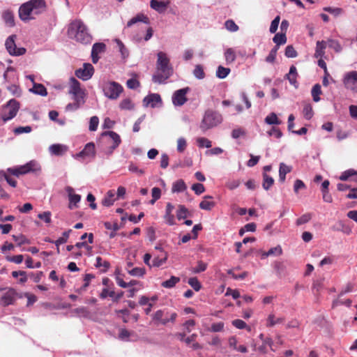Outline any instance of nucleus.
<instances>
[{"label":"nucleus","mask_w":357,"mask_h":357,"mask_svg":"<svg viewBox=\"0 0 357 357\" xmlns=\"http://www.w3.org/2000/svg\"><path fill=\"white\" fill-rule=\"evenodd\" d=\"M312 218L310 213H305L296 220V224L299 226L308 222Z\"/></svg>","instance_id":"nucleus-59"},{"label":"nucleus","mask_w":357,"mask_h":357,"mask_svg":"<svg viewBox=\"0 0 357 357\" xmlns=\"http://www.w3.org/2000/svg\"><path fill=\"white\" fill-rule=\"evenodd\" d=\"M188 214V210L183 206L179 205L176 212V216L178 220L185 219Z\"/></svg>","instance_id":"nucleus-48"},{"label":"nucleus","mask_w":357,"mask_h":357,"mask_svg":"<svg viewBox=\"0 0 357 357\" xmlns=\"http://www.w3.org/2000/svg\"><path fill=\"white\" fill-rule=\"evenodd\" d=\"M106 52V45L103 43H96L92 47L91 57L93 63H98L102 55Z\"/></svg>","instance_id":"nucleus-13"},{"label":"nucleus","mask_w":357,"mask_h":357,"mask_svg":"<svg viewBox=\"0 0 357 357\" xmlns=\"http://www.w3.org/2000/svg\"><path fill=\"white\" fill-rule=\"evenodd\" d=\"M207 268V264L202 261H199L197 265L192 268V272L194 273H199L204 271Z\"/></svg>","instance_id":"nucleus-52"},{"label":"nucleus","mask_w":357,"mask_h":357,"mask_svg":"<svg viewBox=\"0 0 357 357\" xmlns=\"http://www.w3.org/2000/svg\"><path fill=\"white\" fill-rule=\"evenodd\" d=\"M16 38L15 35L10 36L6 40V47L7 51L10 55L13 56H21L25 54L26 49L24 47L17 48L15 38Z\"/></svg>","instance_id":"nucleus-10"},{"label":"nucleus","mask_w":357,"mask_h":357,"mask_svg":"<svg viewBox=\"0 0 357 357\" xmlns=\"http://www.w3.org/2000/svg\"><path fill=\"white\" fill-rule=\"evenodd\" d=\"M161 102V98L157 93H151L146 96L143 100L144 105L146 107H155L158 103Z\"/></svg>","instance_id":"nucleus-14"},{"label":"nucleus","mask_w":357,"mask_h":357,"mask_svg":"<svg viewBox=\"0 0 357 357\" xmlns=\"http://www.w3.org/2000/svg\"><path fill=\"white\" fill-rule=\"evenodd\" d=\"M41 171V167L38 162L31 160L24 165H21L14 168H8L7 172L11 175L19 176L30 172L37 173Z\"/></svg>","instance_id":"nucleus-4"},{"label":"nucleus","mask_w":357,"mask_h":357,"mask_svg":"<svg viewBox=\"0 0 357 357\" xmlns=\"http://www.w3.org/2000/svg\"><path fill=\"white\" fill-rule=\"evenodd\" d=\"M197 142L198 144V146L201 148H202V147L211 148L212 146L211 142L205 137L197 138Z\"/></svg>","instance_id":"nucleus-60"},{"label":"nucleus","mask_w":357,"mask_h":357,"mask_svg":"<svg viewBox=\"0 0 357 357\" xmlns=\"http://www.w3.org/2000/svg\"><path fill=\"white\" fill-rule=\"evenodd\" d=\"M15 293L13 291H9L5 293L1 298L0 303L3 306H8L12 304L15 300Z\"/></svg>","instance_id":"nucleus-20"},{"label":"nucleus","mask_w":357,"mask_h":357,"mask_svg":"<svg viewBox=\"0 0 357 357\" xmlns=\"http://www.w3.org/2000/svg\"><path fill=\"white\" fill-rule=\"evenodd\" d=\"M321 93V86L319 84H315L312 89V96L314 102L320 100L319 95Z\"/></svg>","instance_id":"nucleus-47"},{"label":"nucleus","mask_w":357,"mask_h":357,"mask_svg":"<svg viewBox=\"0 0 357 357\" xmlns=\"http://www.w3.org/2000/svg\"><path fill=\"white\" fill-rule=\"evenodd\" d=\"M324 10L326 11L334 16H338L343 13V10L341 8L325 7Z\"/></svg>","instance_id":"nucleus-61"},{"label":"nucleus","mask_w":357,"mask_h":357,"mask_svg":"<svg viewBox=\"0 0 357 357\" xmlns=\"http://www.w3.org/2000/svg\"><path fill=\"white\" fill-rule=\"evenodd\" d=\"M343 82L347 89L357 92V71L347 73L344 77Z\"/></svg>","instance_id":"nucleus-12"},{"label":"nucleus","mask_w":357,"mask_h":357,"mask_svg":"<svg viewBox=\"0 0 357 357\" xmlns=\"http://www.w3.org/2000/svg\"><path fill=\"white\" fill-rule=\"evenodd\" d=\"M291 169V167L288 166L283 162L280 163L279 169V178L281 182H284L285 181L286 174L289 173Z\"/></svg>","instance_id":"nucleus-27"},{"label":"nucleus","mask_w":357,"mask_h":357,"mask_svg":"<svg viewBox=\"0 0 357 357\" xmlns=\"http://www.w3.org/2000/svg\"><path fill=\"white\" fill-rule=\"evenodd\" d=\"M190 91L189 87L183 88L174 91L172 95V102L175 106H182L188 100L187 93Z\"/></svg>","instance_id":"nucleus-11"},{"label":"nucleus","mask_w":357,"mask_h":357,"mask_svg":"<svg viewBox=\"0 0 357 357\" xmlns=\"http://www.w3.org/2000/svg\"><path fill=\"white\" fill-rule=\"evenodd\" d=\"M212 198L213 197L209 195L205 196L204 199L199 204V208L203 210L211 211L215 206V203L214 202L208 200V199Z\"/></svg>","instance_id":"nucleus-23"},{"label":"nucleus","mask_w":357,"mask_h":357,"mask_svg":"<svg viewBox=\"0 0 357 357\" xmlns=\"http://www.w3.org/2000/svg\"><path fill=\"white\" fill-rule=\"evenodd\" d=\"M105 95L110 99H116L123 91V87L116 82H108L103 86Z\"/></svg>","instance_id":"nucleus-9"},{"label":"nucleus","mask_w":357,"mask_h":357,"mask_svg":"<svg viewBox=\"0 0 357 357\" xmlns=\"http://www.w3.org/2000/svg\"><path fill=\"white\" fill-rule=\"evenodd\" d=\"M30 91L42 96L47 95V89L42 84L33 83V86L30 89Z\"/></svg>","instance_id":"nucleus-29"},{"label":"nucleus","mask_w":357,"mask_h":357,"mask_svg":"<svg viewBox=\"0 0 357 357\" xmlns=\"http://www.w3.org/2000/svg\"><path fill=\"white\" fill-rule=\"evenodd\" d=\"M280 20V17L279 15L276 16L274 20L271 22V26H270V32L271 33H274L276 32Z\"/></svg>","instance_id":"nucleus-62"},{"label":"nucleus","mask_w":357,"mask_h":357,"mask_svg":"<svg viewBox=\"0 0 357 357\" xmlns=\"http://www.w3.org/2000/svg\"><path fill=\"white\" fill-rule=\"evenodd\" d=\"M119 107L122 109H132L134 107V104L130 99L126 98L121 102Z\"/></svg>","instance_id":"nucleus-57"},{"label":"nucleus","mask_w":357,"mask_h":357,"mask_svg":"<svg viewBox=\"0 0 357 357\" xmlns=\"http://www.w3.org/2000/svg\"><path fill=\"white\" fill-rule=\"evenodd\" d=\"M287 79L289 80L291 84L294 85V86H297V70L296 68L294 66H291L289 69V73L286 75Z\"/></svg>","instance_id":"nucleus-24"},{"label":"nucleus","mask_w":357,"mask_h":357,"mask_svg":"<svg viewBox=\"0 0 357 357\" xmlns=\"http://www.w3.org/2000/svg\"><path fill=\"white\" fill-rule=\"evenodd\" d=\"M66 191L68 193L70 204L69 208H73V204L75 206L80 201V196L79 195L75 194L74 189L70 186H67L66 188Z\"/></svg>","instance_id":"nucleus-16"},{"label":"nucleus","mask_w":357,"mask_h":357,"mask_svg":"<svg viewBox=\"0 0 357 357\" xmlns=\"http://www.w3.org/2000/svg\"><path fill=\"white\" fill-rule=\"evenodd\" d=\"M285 56L288 58H294L297 56V52L292 45H288L286 47Z\"/></svg>","instance_id":"nucleus-64"},{"label":"nucleus","mask_w":357,"mask_h":357,"mask_svg":"<svg viewBox=\"0 0 357 357\" xmlns=\"http://www.w3.org/2000/svg\"><path fill=\"white\" fill-rule=\"evenodd\" d=\"M303 114L304 117L310 120L313 116V110L312 105L310 103H305L303 105Z\"/></svg>","instance_id":"nucleus-42"},{"label":"nucleus","mask_w":357,"mask_h":357,"mask_svg":"<svg viewBox=\"0 0 357 357\" xmlns=\"http://www.w3.org/2000/svg\"><path fill=\"white\" fill-rule=\"evenodd\" d=\"M230 71V68L220 66L218 67L216 76L220 79H224L229 74Z\"/></svg>","instance_id":"nucleus-44"},{"label":"nucleus","mask_w":357,"mask_h":357,"mask_svg":"<svg viewBox=\"0 0 357 357\" xmlns=\"http://www.w3.org/2000/svg\"><path fill=\"white\" fill-rule=\"evenodd\" d=\"M282 254V249L280 245L271 248L267 252H264L261 254V258L265 259L269 256H280Z\"/></svg>","instance_id":"nucleus-26"},{"label":"nucleus","mask_w":357,"mask_h":357,"mask_svg":"<svg viewBox=\"0 0 357 357\" xmlns=\"http://www.w3.org/2000/svg\"><path fill=\"white\" fill-rule=\"evenodd\" d=\"M13 240L17 243L18 246H21L23 244H29L30 241L24 235L20 234L18 236L13 235Z\"/></svg>","instance_id":"nucleus-46"},{"label":"nucleus","mask_w":357,"mask_h":357,"mask_svg":"<svg viewBox=\"0 0 357 357\" xmlns=\"http://www.w3.org/2000/svg\"><path fill=\"white\" fill-rule=\"evenodd\" d=\"M70 232L71 229L64 231L62 234V236L59 237L56 241H54L56 246L59 247L60 245L66 243Z\"/></svg>","instance_id":"nucleus-49"},{"label":"nucleus","mask_w":357,"mask_h":357,"mask_svg":"<svg viewBox=\"0 0 357 357\" xmlns=\"http://www.w3.org/2000/svg\"><path fill=\"white\" fill-rule=\"evenodd\" d=\"M115 192L113 190H109L107 192L105 198L102 201V204L105 206H112L115 201Z\"/></svg>","instance_id":"nucleus-32"},{"label":"nucleus","mask_w":357,"mask_h":357,"mask_svg":"<svg viewBox=\"0 0 357 357\" xmlns=\"http://www.w3.org/2000/svg\"><path fill=\"white\" fill-rule=\"evenodd\" d=\"M273 40L277 45H284L287 42L286 34L281 32L278 33L274 36Z\"/></svg>","instance_id":"nucleus-39"},{"label":"nucleus","mask_w":357,"mask_h":357,"mask_svg":"<svg viewBox=\"0 0 357 357\" xmlns=\"http://www.w3.org/2000/svg\"><path fill=\"white\" fill-rule=\"evenodd\" d=\"M274 179L268 176L267 174L264 173L263 174V183L262 186L264 190H268L273 184Z\"/></svg>","instance_id":"nucleus-38"},{"label":"nucleus","mask_w":357,"mask_h":357,"mask_svg":"<svg viewBox=\"0 0 357 357\" xmlns=\"http://www.w3.org/2000/svg\"><path fill=\"white\" fill-rule=\"evenodd\" d=\"M225 26L226 29L231 32H235L238 30V25L232 20H228L225 22Z\"/></svg>","instance_id":"nucleus-58"},{"label":"nucleus","mask_w":357,"mask_h":357,"mask_svg":"<svg viewBox=\"0 0 357 357\" xmlns=\"http://www.w3.org/2000/svg\"><path fill=\"white\" fill-rule=\"evenodd\" d=\"M139 22H142L146 24H149V20L148 17H146L142 13L137 14L135 17H132L128 22L127 27H130L131 26Z\"/></svg>","instance_id":"nucleus-22"},{"label":"nucleus","mask_w":357,"mask_h":357,"mask_svg":"<svg viewBox=\"0 0 357 357\" xmlns=\"http://www.w3.org/2000/svg\"><path fill=\"white\" fill-rule=\"evenodd\" d=\"M174 206L171 203H167L166 206L165 219L169 225H175L174 216L172 214V211Z\"/></svg>","instance_id":"nucleus-17"},{"label":"nucleus","mask_w":357,"mask_h":357,"mask_svg":"<svg viewBox=\"0 0 357 357\" xmlns=\"http://www.w3.org/2000/svg\"><path fill=\"white\" fill-rule=\"evenodd\" d=\"M152 199L150 203L153 204L158 199L160 198L161 190L159 188L154 187L151 190Z\"/></svg>","instance_id":"nucleus-53"},{"label":"nucleus","mask_w":357,"mask_h":357,"mask_svg":"<svg viewBox=\"0 0 357 357\" xmlns=\"http://www.w3.org/2000/svg\"><path fill=\"white\" fill-rule=\"evenodd\" d=\"M0 177H3L10 186L13 188H15L17 186V181L14 178H11L8 174V172H1Z\"/></svg>","instance_id":"nucleus-54"},{"label":"nucleus","mask_w":357,"mask_h":357,"mask_svg":"<svg viewBox=\"0 0 357 357\" xmlns=\"http://www.w3.org/2000/svg\"><path fill=\"white\" fill-rule=\"evenodd\" d=\"M224 55L227 64L233 63L236 58V52L231 47L225 50Z\"/></svg>","instance_id":"nucleus-28"},{"label":"nucleus","mask_w":357,"mask_h":357,"mask_svg":"<svg viewBox=\"0 0 357 357\" xmlns=\"http://www.w3.org/2000/svg\"><path fill=\"white\" fill-rule=\"evenodd\" d=\"M265 122L269 125H280L281 121L275 113H271L265 118Z\"/></svg>","instance_id":"nucleus-43"},{"label":"nucleus","mask_w":357,"mask_h":357,"mask_svg":"<svg viewBox=\"0 0 357 357\" xmlns=\"http://www.w3.org/2000/svg\"><path fill=\"white\" fill-rule=\"evenodd\" d=\"M19 109V102L15 99L10 100L2 111L1 119L3 121L12 119L17 115Z\"/></svg>","instance_id":"nucleus-8"},{"label":"nucleus","mask_w":357,"mask_h":357,"mask_svg":"<svg viewBox=\"0 0 357 357\" xmlns=\"http://www.w3.org/2000/svg\"><path fill=\"white\" fill-rule=\"evenodd\" d=\"M156 62L157 72L153 75V82L155 83H165V82L173 74V68L167 54L159 52L157 54Z\"/></svg>","instance_id":"nucleus-2"},{"label":"nucleus","mask_w":357,"mask_h":357,"mask_svg":"<svg viewBox=\"0 0 357 357\" xmlns=\"http://www.w3.org/2000/svg\"><path fill=\"white\" fill-rule=\"evenodd\" d=\"M188 284L192 287V288L195 290L196 291H198L200 290L202 285L198 280V279L195 277L190 278L188 280Z\"/></svg>","instance_id":"nucleus-56"},{"label":"nucleus","mask_w":357,"mask_h":357,"mask_svg":"<svg viewBox=\"0 0 357 357\" xmlns=\"http://www.w3.org/2000/svg\"><path fill=\"white\" fill-rule=\"evenodd\" d=\"M6 259L8 261H10V262H13V263H15L17 264H20L23 261L24 256L22 255H14V256H11V257H7Z\"/></svg>","instance_id":"nucleus-63"},{"label":"nucleus","mask_w":357,"mask_h":357,"mask_svg":"<svg viewBox=\"0 0 357 357\" xmlns=\"http://www.w3.org/2000/svg\"><path fill=\"white\" fill-rule=\"evenodd\" d=\"M326 44L329 47L333 49L337 52H339L342 50L341 45L336 40L330 39L326 42Z\"/></svg>","instance_id":"nucleus-51"},{"label":"nucleus","mask_w":357,"mask_h":357,"mask_svg":"<svg viewBox=\"0 0 357 357\" xmlns=\"http://www.w3.org/2000/svg\"><path fill=\"white\" fill-rule=\"evenodd\" d=\"M46 10L47 4L45 0H29L20 6L18 11L19 17L22 21L27 22L35 20Z\"/></svg>","instance_id":"nucleus-1"},{"label":"nucleus","mask_w":357,"mask_h":357,"mask_svg":"<svg viewBox=\"0 0 357 357\" xmlns=\"http://www.w3.org/2000/svg\"><path fill=\"white\" fill-rule=\"evenodd\" d=\"M128 273L132 276L142 277L146 273V270L144 268L135 267L128 270Z\"/></svg>","instance_id":"nucleus-45"},{"label":"nucleus","mask_w":357,"mask_h":357,"mask_svg":"<svg viewBox=\"0 0 357 357\" xmlns=\"http://www.w3.org/2000/svg\"><path fill=\"white\" fill-rule=\"evenodd\" d=\"M163 315L164 312L161 310H159L153 314V319L160 322L162 325H166L169 322V320L168 319H162Z\"/></svg>","instance_id":"nucleus-36"},{"label":"nucleus","mask_w":357,"mask_h":357,"mask_svg":"<svg viewBox=\"0 0 357 357\" xmlns=\"http://www.w3.org/2000/svg\"><path fill=\"white\" fill-rule=\"evenodd\" d=\"M194 75L197 79H203L205 77L204 68L201 65H197L193 70Z\"/></svg>","instance_id":"nucleus-55"},{"label":"nucleus","mask_w":357,"mask_h":357,"mask_svg":"<svg viewBox=\"0 0 357 357\" xmlns=\"http://www.w3.org/2000/svg\"><path fill=\"white\" fill-rule=\"evenodd\" d=\"M49 149L52 154L61 155L67 151V146L60 144H55L51 145Z\"/></svg>","instance_id":"nucleus-18"},{"label":"nucleus","mask_w":357,"mask_h":357,"mask_svg":"<svg viewBox=\"0 0 357 357\" xmlns=\"http://www.w3.org/2000/svg\"><path fill=\"white\" fill-rule=\"evenodd\" d=\"M187 185L183 179H178L172 184V192H181L186 190Z\"/></svg>","instance_id":"nucleus-25"},{"label":"nucleus","mask_w":357,"mask_h":357,"mask_svg":"<svg viewBox=\"0 0 357 357\" xmlns=\"http://www.w3.org/2000/svg\"><path fill=\"white\" fill-rule=\"evenodd\" d=\"M2 17L7 26L10 27L15 26V17L13 11L10 10H5L2 13Z\"/></svg>","instance_id":"nucleus-21"},{"label":"nucleus","mask_w":357,"mask_h":357,"mask_svg":"<svg viewBox=\"0 0 357 357\" xmlns=\"http://www.w3.org/2000/svg\"><path fill=\"white\" fill-rule=\"evenodd\" d=\"M354 176H357V171H356L354 169H349L342 173V174L340 176V179L341 181H347L349 178L353 177ZM354 180L355 181H357V178Z\"/></svg>","instance_id":"nucleus-37"},{"label":"nucleus","mask_w":357,"mask_h":357,"mask_svg":"<svg viewBox=\"0 0 357 357\" xmlns=\"http://www.w3.org/2000/svg\"><path fill=\"white\" fill-rule=\"evenodd\" d=\"M68 36L81 43L87 44L89 41L87 29L79 20H75L70 24L68 29Z\"/></svg>","instance_id":"nucleus-3"},{"label":"nucleus","mask_w":357,"mask_h":357,"mask_svg":"<svg viewBox=\"0 0 357 357\" xmlns=\"http://www.w3.org/2000/svg\"><path fill=\"white\" fill-rule=\"evenodd\" d=\"M69 93L73 96V98L78 105L84 102L85 90L81 87L79 82L75 77H72L69 79Z\"/></svg>","instance_id":"nucleus-6"},{"label":"nucleus","mask_w":357,"mask_h":357,"mask_svg":"<svg viewBox=\"0 0 357 357\" xmlns=\"http://www.w3.org/2000/svg\"><path fill=\"white\" fill-rule=\"evenodd\" d=\"M7 90L10 93L12 96H15L17 98L20 97L22 93V91L20 87L19 84H17L15 83L8 86Z\"/></svg>","instance_id":"nucleus-34"},{"label":"nucleus","mask_w":357,"mask_h":357,"mask_svg":"<svg viewBox=\"0 0 357 357\" xmlns=\"http://www.w3.org/2000/svg\"><path fill=\"white\" fill-rule=\"evenodd\" d=\"M102 138L109 146L107 153L111 154L121 142L120 136L114 131H105L102 133Z\"/></svg>","instance_id":"nucleus-7"},{"label":"nucleus","mask_w":357,"mask_h":357,"mask_svg":"<svg viewBox=\"0 0 357 357\" xmlns=\"http://www.w3.org/2000/svg\"><path fill=\"white\" fill-rule=\"evenodd\" d=\"M11 274H12V276L15 278H17L19 276H20V278L19 279L20 283L23 284L27 281L28 276L26 275V273L24 271H13Z\"/></svg>","instance_id":"nucleus-40"},{"label":"nucleus","mask_w":357,"mask_h":357,"mask_svg":"<svg viewBox=\"0 0 357 357\" xmlns=\"http://www.w3.org/2000/svg\"><path fill=\"white\" fill-rule=\"evenodd\" d=\"M326 42L322 40V41H317L316 45V50L314 56L316 58L321 57L324 54V50L326 47Z\"/></svg>","instance_id":"nucleus-33"},{"label":"nucleus","mask_w":357,"mask_h":357,"mask_svg":"<svg viewBox=\"0 0 357 357\" xmlns=\"http://www.w3.org/2000/svg\"><path fill=\"white\" fill-rule=\"evenodd\" d=\"M222 121V116L215 112L208 110L206 112L200 128L203 131H206L220 124Z\"/></svg>","instance_id":"nucleus-5"},{"label":"nucleus","mask_w":357,"mask_h":357,"mask_svg":"<svg viewBox=\"0 0 357 357\" xmlns=\"http://www.w3.org/2000/svg\"><path fill=\"white\" fill-rule=\"evenodd\" d=\"M283 321L284 318H276L274 314H270L267 317L266 326L267 327H273L275 324L282 323Z\"/></svg>","instance_id":"nucleus-31"},{"label":"nucleus","mask_w":357,"mask_h":357,"mask_svg":"<svg viewBox=\"0 0 357 357\" xmlns=\"http://www.w3.org/2000/svg\"><path fill=\"white\" fill-rule=\"evenodd\" d=\"M95 266L96 268H99L101 272H106L109 267V263L102 260L101 257H97Z\"/></svg>","instance_id":"nucleus-35"},{"label":"nucleus","mask_w":357,"mask_h":357,"mask_svg":"<svg viewBox=\"0 0 357 357\" xmlns=\"http://www.w3.org/2000/svg\"><path fill=\"white\" fill-rule=\"evenodd\" d=\"M77 77L84 81L89 79V63H84L83 68H79L75 73Z\"/></svg>","instance_id":"nucleus-15"},{"label":"nucleus","mask_w":357,"mask_h":357,"mask_svg":"<svg viewBox=\"0 0 357 357\" xmlns=\"http://www.w3.org/2000/svg\"><path fill=\"white\" fill-rule=\"evenodd\" d=\"M167 259V253L165 252H162V255L160 256L154 257L151 266L154 267H159L165 264Z\"/></svg>","instance_id":"nucleus-30"},{"label":"nucleus","mask_w":357,"mask_h":357,"mask_svg":"<svg viewBox=\"0 0 357 357\" xmlns=\"http://www.w3.org/2000/svg\"><path fill=\"white\" fill-rule=\"evenodd\" d=\"M180 281V278L176 276H172L170 279L164 281L162 283V286L165 288H172L174 287L178 282Z\"/></svg>","instance_id":"nucleus-41"},{"label":"nucleus","mask_w":357,"mask_h":357,"mask_svg":"<svg viewBox=\"0 0 357 357\" xmlns=\"http://www.w3.org/2000/svg\"><path fill=\"white\" fill-rule=\"evenodd\" d=\"M150 6L151 8L156 10L157 12L162 13L166 10L167 8V3H166L164 1L151 0L150 2Z\"/></svg>","instance_id":"nucleus-19"},{"label":"nucleus","mask_w":357,"mask_h":357,"mask_svg":"<svg viewBox=\"0 0 357 357\" xmlns=\"http://www.w3.org/2000/svg\"><path fill=\"white\" fill-rule=\"evenodd\" d=\"M231 324L238 329L246 328L248 331H250V327L248 326L247 324L241 319H234L232 321Z\"/></svg>","instance_id":"nucleus-50"}]
</instances>
